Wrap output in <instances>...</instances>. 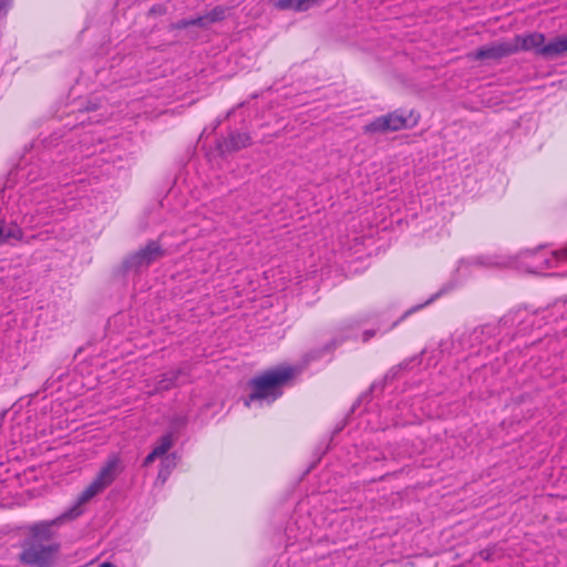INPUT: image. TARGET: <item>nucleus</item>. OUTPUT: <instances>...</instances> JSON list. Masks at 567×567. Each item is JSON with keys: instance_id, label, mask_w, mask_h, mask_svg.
I'll use <instances>...</instances> for the list:
<instances>
[{"instance_id": "1", "label": "nucleus", "mask_w": 567, "mask_h": 567, "mask_svg": "<svg viewBox=\"0 0 567 567\" xmlns=\"http://www.w3.org/2000/svg\"><path fill=\"white\" fill-rule=\"evenodd\" d=\"M60 517L52 520L39 522L29 528V538L22 545L20 560L23 564L47 567L54 560V556L60 549L58 543L44 545L53 537L52 527L62 524Z\"/></svg>"}, {"instance_id": "2", "label": "nucleus", "mask_w": 567, "mask_h": 567, "mask_svg": "<svg viewBox=\"0 0 567 567\" xmlns=\"http://www.w3.org/2000/svg\"><path fill=\"white\" fill-rule=\"evenodd\" d=\"M296 373L291 367H279L270 369L250 381L251 393L245 401L246 406L258 403L269 405L281 395V386Z\"/></svg>"}, {"instance_id": "3", "label": "nucleus", "mask_w": 567, "mask_h": 567, "mask_svg": "<svg viewBox=\"0 0 567 567\" xmlns=\"http://www.w3.org/2000/svg\"><path fill=\"white\" fill-rule=\"evenodd\" d=\"M417 122L419 115H414L413 111H410L409 114L405 115L402 111L395 110L373 118L363 126V132L365 134H385L412 127L416 125Z\"/></svg>"}, {"instance_id": "4", "label": "nucleus", "mask_w": 567, "mask_h": 567, "mask_svg": "<svg viewBox=\"0 0 567 567\" xmlns=\"http://www.w3.org/2000/svg\"><path fill=\"white\" fill-rule=\"evenodd\" d=\"M518 259V262L522 264L527 272L537 274L567 262V250L553 251L550 256L542 248L526 250L520 252Z\"/></svg>"}, {"instance_id": "5", "label": "nucleus", "mask_w": 567, "mask_h": 567, "mask_svg": "<svg viewBox=\"0 0 567 567\" xmlns=\"http://www.w3.org/2000/svg\"><path fill=\"white\" fill-rule=\"evenodd\" d=\"M173 446V436L172 434L163 435L159 439L158 444L153 449V451L145 457L144 465L148 466L152 464L156 458L162 457L161 468L157 475V481H159L162 484H164L173 468L177 465V457L176 455L168 454L167 452Z\"/></svg>"}, {"instance_id": "6", "label": "nucleus", "mask_w": 567, "mask_h": 567, "mask_svg": "<svg viewBox=\"0 0 567 567\" xmlns=\"http://www.w3.org/2000/svg\"><path fill=\"white\" fill-rule=\"evenodd\" d=\"M104 489L105 488L95 478H93V481L79 494L75 503L59 516L60 520L64 522L79 517L83 513V506Z\"/></svg>"}, {"instance_id": "7", "label": "nucleus", "mask_w": 567, "mask_h": 567, "mask_svg": "<svg viewBox=\"0 0 567 567\" xmlns=\"http://www.w3.org/2000/svg\"><path fill=\"white\" fill-rule=\"evenodd\" d=\"M163 255L164 250L161 245L157 241H150L144 248L130 256L125 266L130 269L147 267Z\"/></svg>"}, {"instance_id": "8", "label": "nucleus", "mask_w": 567, "mask_h": 567, "mask_svg": "<svg viewBox=\"0 0 567 567\" xmlns=\"http://www.w3.org/2000/svg\"><path fill=\"white\" fill-rule=\"evenodd\" d=\"M514 53H516V48H513L512 40H507L482 47L473 52L471 58L474 60H498Z\"/></svg>"}, {"instance_id": "9", "label": "nucleus", "mask_w": 567, "mask_h": 567, "mask_svg": "<svg viewBox=\"0 0 567 567\" xmlns=\"http://www.w3.org/2000/svg\"><path fill=\"white\" fill-rule=\"evenodd\" d=\"M545 35L539 32H532L527 34H518L512 39L513 48H516V53L519 51H534L535 54L543 56V48H546Z\"/></svg>"}, {"instance_id": "10", "label": "nucleus", "mask_w": 567, "mask_h": 567, "mask_svg": "<svg viewBox=\"0 0 567 567\" xmlns=\"http://www.w3.org/2000/svg\"><path fill=\"white\" fill-rule=\"evenodd\" d=\"M120 468L117 454L110 455L94 477L104 488H107L116 478Z\"/></svg>"}, {"instance_id": "11", "label": "nucleus", "mask_w": 567, "mask_h": 567, "mask_svg": "<svg viewBox=\"0 0 567 567\" xmlns=\"http://www.w3.org/2000/svg\"><path fill=\"white\" fill-rule=\"evenodd\" d=\"M567 53V37H557L543 48V58L551 59Z\"/></svg>"}, {"instance_id": "12", "label": "nucleus", "mask_w": 567, "mask_h": 567, "mask_svg": "<svg viewBox=\"0 0 567 567\" xmlns=\"http://www.w3.org/2000/svg\"><path fill=\"white\" fill-rule=\"evenodd\" d=\"M321 0H278L275 7L280 10L307 11L318 6Z\"/></svg>"}, {"instance_id": "13", "label": "nucleus", "mask_w": 567, "mask_h": 567, "mask_svg": "<svg viewBox=\"0 0 567 567\" xmlns=\"http://www.w3.org/2000/svg\"><path fill=\"white\" fill-rule=\"evenodd\" d=\"M22 237V229L17 224L0 220V245L10 240H21Z\"/></svg>"}, {"instance_id": "14", "label": "nucleus", "mask_w": 567, "mask_h": 567, "mask_svg": "<svg viewBox=\"0 0 567 567\" xmlns=\"http://www.w3.org/2000/svg\"><path fill=\"white\" fill-rule=\"evenodd\" d=\"M182 374L181 370L175 371H168L164 374H162L161 379L157 381V384L154 389V391H150V394H153L154 392L165 391L169 390L177 384V380L179 375Z\"/></svg>"}, {"instance_id": "15", "label": "nucleus", "mask_w": 567, "mask_h": 567, "mask_svg": "<svg viewBox=\"0 0 567 567\" xmlns=\"http://www.w3.org/2000/svg\"><path fill=\"white\" fill-rule=\"evenodd\" d=\"M230 143L235 148H243L250 145L251 140L248 134H237L230 137Z\"/></svg>"}, {"instance_id": "16", "label": "nucleus", "mask_w": 567, "mask_h": 567, "mask_svg": "<svg viewBox=\"0 0 567 567\" xmlns=\"http://www.w3.org/2000/svg\"><path fill=\"white\" fill-rule=\"evenodd\" d=\"M226 9L223 7H216L207 13L208 22H216L225 18Z\"/></svg>"}, {"instance_id": "17", "label": "nucleus", "mask_w": 567, "mask_h": 567, "mask_svg": "<svg viewBox=\"0 0 567 567\" xmlns=\"http://www.w3.org/2000/svg\"><path fill=\"white\" fill-rule=\"evenodd\" d=\"M11 3L12 0H0V17L7 14Z\"/></svg>"}, {"instance_id": "18", "label": "nucleus", "mask_w": 567, "mask_h": 567, "mask_svg": "<svg viewBox=\"0 0 567 567\" xmlns=\"http://www.w3.org/2000/svg\"><path fill=\"white\" fill-rule=\"evenodd\" d=\"M440 295H441V292H437V293L433 295V296H432L429 300H426L423 305L416 306V307L412 308L411 310H409V311L405 313V316H408L409 313H411V312H413V311H415V310H417V309H421V308H422V307H424L425 305L431 303V302H432V301H434V300H435Z\"/></svg>"}, {"instance_id": "19", "label": "nucleus", "mask_w": 567, "mask_h": 567, "mask_svg": "<svg viewBox=\"0 0 567 567\" xmlns=\"http://www.w3.org/2000/svg\"><path fill=\"white\" fill-rule=\"evenodd\" d=\"M207 21V14L203 17H197L196 19H190L189 23L190 25H205Z\"/></svg>"}, {"instance_id": "20", "label": "nucleus", "mask_w": 567, "mask_h": 567, "mask_svg": "<svg viewBox=\"0 0 567 567\" xmlns=\"http://www.w3.org/2000/svg\"><path fill=\"white\" fill-rule=\"evenodd\" d=\"M492 549L489 548H485V549H482L480 553H478V556L484 559V560H491L492 559Z\"/></svg>"}, {"instance_id": "21", "label": "nucleus", "mask_w": 567, "mask_h": 567, "mask_svg": "<svg viewBox=\"0 0 567 567\" xmlns=\"http://www.w3.org/2000/svg\"><path fill=\"white\" fill-rule=\"evenodd\" d=\"M190 23H189V20H181L178 21L176 24H175V28L177 29H184V28H187L189 27Z\"/></svg>"}, {"instance_id": "22", "label": "nucleus", "mask_w": 567, "mask_h": 567, "mask_svg": "<svg viewBox=\"0 0 567 567\" xmlns=\"http://www.w3.org/2000/svg\"><path fill=\"white\" fill-rule=\"evenodd\" d=\"M374 336V332L373 331H365L363 333V341H368L370 338H372Z\"/></svg>"}, {"instance_id": "23", "label": "nucleus", "mask_w": 567, "mask_h": 567, "mask_svg": "<svg viewBox=\"0 0 567 567\" xmlns=\"http://www.w3.org/2000/svg\"><path fill=\"white\" fill-rule=\"evenodd\" d=\"M99 567H116V566L111 563L104 561Z\"/></svg>"}, {"instance_id": "24", "label": "nucleus", "mask_w": 567, "mask_h": 567, "mask_svg": "<svg viewBox=\"0 0 567 567\" xmlns=\"http://www.w3.org/2000/svg\"><path fill=\"white\" fill-rule=\"evenodd\" d=\"M495 265H505V262H499V261H496L494 262Z\"/></svg>"}]
</instances>
